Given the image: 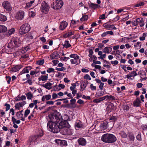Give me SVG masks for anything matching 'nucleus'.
Here are the masks:
<instances>
[{
    "label": "nucleus",
    "instance_id": "5701e85b",
    "mask_svg": "<svg viewBox=\"0 0 147 147\" xmlns=\"http://www.w3.org/2000/svg\"><path fill=\"white\" fill-rule=\"evenodd\" d=\"M48 78V74L47 75H41L40 77L38 78V80L39 81H43L47 80Z\"/></svg>",
    "mask_w": 147,
    "mask_h": 147
},
{
    "label": "nucleus",
    "instance_id": "3c124183",
    "mask_svg": "<svg viewBox=\"0 0 147 147\" xmlns=\"http://www.w3.org/2000/svg\"><path fill=\"white\" fill-rule=\"evenodd\" d=\"M4 106L6 107L5 111H7L9 109L10 107V105L9 104L6 103L5 104Z\"/></svg>",
    "mask_w": 147,
    "mask_h": 147
},
{
    "label": "nucleus",
    "instance_id": "393cba45",
    "mask_svg": "<svg viewBox=\"0 0 147 147\" xmlns=\"http://www.w3.org/2000/svg\"><path fill=\"white\" fill-rule=\"evenodd\" d=\"M7 28L3 25H0V33L5 32L7 31Z\"/></svg>",
    "mask_w": 147,
    "mask_h": 147
},
{
    "label": "nucleus",
    "instance_id": "8fccbe9b",
    "mask_svg": "<svg viewBox=\"0 0 147 147\" xmlns=\"http://www.w3.org/2000/svg\"><path fill=\"white\" fill-rule=\"evenodd\" d=\"M30 16V17L33 18L35 16V13L34 11H30L29 12Z\"/></svg>",
    "mask_w": 147,
    "mask_h": 147
},
{
    "label": "nucleus",
    "instance_id": "7c9ffc66",
    "mask_svg": "<svg viewBox=\"0 0 147 147\" xmlns=\"http://www.w3.org/2000/svg\"><path fill=\"white\" fill-rule=\"evenodd\" d=\"M33 38V37L31 34H28L26 35V38L28 41H30Z\"/></svg>",
    "mask_w": 147,
    "mask_h": 147
},
{
    "label": "nucleus",
    "instance_id": "c9c22d12",
    "mask_svg": "<svg viewBox=\"0 0 147 147\" xmlns=\"http://www.w3.org/2000/svg\"><path fill=\"white\" fill-rule=\"evenodd\" d=\"M138 74L140 75V77L141 78H142L143 77H144L146 76V73L143 71H140L138 72Z\"/></svg>",
    "mask_w": 147,
    "mask_h": 147
},
{
    "label": "nucleus",
    "instance_id": "72a5a7b5",
    "mask_svg": "<svg viewBox=\"0 0 147 147\" xmlns=\"http://www.w3.org/2000/svg\"><path fill=\"white\" fill-rule=\"evenodd\" d=\"M104 94V92L100 91L98 92H96L95 95V96L97 98H99L100 96H102Z\"/></svg>",
    "mask_w": 147,
    "mask_h": 147
},
{
    "label": "nucleus",
    "instance_id": "2eb2a0df",
    "mask_svg": "<svg viewBox=\"0 0 147 147\" xmlns=\"http://www.w3.org/2000/svg\"><path fill=\"white\" fill-rule=\"evenodd\" d=\"M108 127V123L104 122L101 124L100 126V128L101 131L104 130Z\"/></svg>",
    "mask_w": 147,
    "mask_h": 147
},
{
    "label": "nucleus",
    "instance_id": "4468645a",
    "mask_svg": "<svg viewBox=\"0 0 147 147\" xmlns=\"http://www.w3.org/2000/svg\"><path fill=\"white\" fill-rule=\"evenodd\" d=\"M58 127L59 129V132L60 131V129H62L63 128L66 127V122L64 121H61L58 123Z\"/></svg>",
    "mask_w": 147,
    "mask_h": 147
},
{
    "label": "nucleus",
    "instance_id": "338daca9",
    "mask_svg": "<svg viewBox=\"0 0 147 147\" xmlns=\"http://www.w3.org/2000/svg\"><path fill=\"white\" fill-rule=\"evenodd\" d=\"M54 102L52 100H50L46 102V104L49 105H53L54 104Z\"/></svg>",
    "mask_w": 147,
    "mask_h": 147
},
{
    "label": "nucleus",
    "instance_id": "37998d69",
    "mask_svg": "<svg viewBox=\"0 0 147 147\" xmlns=\"http://www.w3.org/2000/svg\"><path fill=\"white\" fill-rule=\"evenodd\" d=\"M15 29L14 28H11L9 30L8 32V34L10 35L14 33L15 31Z\"/></svg>",
    "mask_w": 147,
    "mask_h": 147
},
{
    "label": "nucleus",
    "instance_id": "4be33fe9",
    "mask_svg": "<svg viewBox=\"0 0 147 147\" xmlns=\"http://www.w3.org/2000/svg\"><path fill=\"white\" fill-rule=\"evenodd\" d=\"M109 34L111 35H113L114 33L112 31H107L106 32H104L101 35V36L102 37H106L108 34Z\"/></svg>",
    "mask_w": 147,
    "mask_h": 147
},
{
    "label": "nucleus",
    "instance_id": "ddd939ff",
    "mask_svg": "<svg viewBox=\"0 0 147 147\" xmlns=\"http://www.w3.org/2000/svg\"><path fill=\"white\" fill-rule=\"evenodd\" d=\"M68 24L65 21H63L61 22L60 25L59 27V29L61 30H63L67 26Z\"/></svg>",
    "mask_w": 147,
    "mask_h": 147
},
{
    "label": "nucleus",
    "instance_id": "e433bc0d",
    "mask_svg": "<svg viewBox=\"0 0 147 147\" xmlns=\"http://www.w3.org/2000/svg\"><path fill=\"white\" fill-rule=\"evenodd\" d=\"M12 120L13 123L19 124L20 123V120H17L13 117H12Z\"/></svg>",
    "mask_w": 147,
    "mask_h": 147
},
{
    "label": "nucleus",
    "instance_id": "680f3d73",
    "mask_svg": "<svg viewBox=\"0 0 147 147\" xmlns=\"http://www.w3.org/2000/svg\"><path fill=\"white\" fill-rule=\"evenodd\" d=\"M71 85L73 86L70 87V88L71 90L72 91L75 90L74 89L76 87V85L74 84H73Z\"/></svg>",
    "mask_w": 147,
    "mask_h": 147
},
{
    "label": "nucleus",
    "instance_id": "4c0bfd02",
    "mask_svg": "<svg viewBox=\"0 0 147 147\" xmlns=\"http://www.w3.org/2000/svg\"><path fill=\"white\" fill-rule=\"evenodd\" d=\"M73 33L72 32H68L64 34L63 36L64 37L67 38L73 35Z\"/></svg>",
    "mask_w": 147,
    "mask_h": 147
},
{
    "label": "nucleus",
    "instance_id": "49530a36",
    "mask_svg": "<svg viewBox=\"0 0 147 147\" xmlns=\"http://www.w3.org/2000/svg\"><path fill=\"white\" fill-rule=\"evenodd\" d=\"M35 74V77H37V76H39L40 73V70H36V69H35L34 70Z\"/></svg>",
    "mask_w": 147,
    "mask_h": 147
},
{
    "label": "nucleus",
    "instance_id": "9d476101",
    "mask_svg": "<svg viewBox=\"0 0 147 147\" xmlns=\"http://www.w3.org/2000/svg\"><path fill=\"white\" fill-rule=\"evenodd\" d=\"M24 11L20 10L16 13L15 17L17 19L22 20L24 18Z\"/></svg>",
    "mask_w": 147,
    "mask_h": 147
},
{
    "label": "nucleus",
    "instance_id": "9b49d317",
    "mask_svg": "<svg viewBox=\"0 0 147 147\" xmlns=\"http://www.w3.org/2000/svg\"><path fill=\"white\" fill-rule=\"evenodd\" d=\"M78 144L82 146L86 145L87 142L86 140L83 138H81L78 139Z\"/></svg>",
    "mask_w": 147,
    "mask_h": 147
},
{
    "label": "nucleus",
    "instance_id": "f8f14e48",
    "mask_svg": "<svg viewBox=\"0 0 147 147\" xmlns=\"http://www.w3.org/2000/svg\"><path fill=\"white\" fill-rule=\"evenodd\" d=\"M137 75V74L136 71H132L131 73L127 75L126 76V77L129 79L132 80L131 78V77H133V78L134 77Z\"/></svg>",
    "mask_w": 147,
    "mask_h": 147
},
{
    "label": "nucleus",
    "instance_id": "09e8293b",
    "mask_svg": "<svg viewBox=\"0 0 147 147\" xmlns=\"http://www.w3.org/2000/svg\"><path fill=\"white\" fill-rule=\"evenodd\" d=\"M116 100V98L115 97L113 96L112 95L109 96V100L111 101L115 100Z\"/></svg>",
    "mask_w": 147,
    "mask_h": 147
},
{
    "label": "nucleus",
    "instance_id": "aec40b11",
    "mask_svg": "<svg viewBox=\"0 0 147 147\" xmlns=\"http://www.w3.org/2000/svg\"><path fill=\"white\" fill-rule=\"evenodd\" d=\"M141 102L140 99L138 98H137L136 100L134 101L133 104L135 106L139 107L140 105Z\"/></svg>",
    "mask_w": 147,
    "mask_h": 147
},
{
    "label": "nucleus",
    "instance_id": "6ab92c4d",
    "mask_svg": "<svg viewBox=\"0 0 147 147\" xmlns=\"http://www.w3.org/2000/svg\"><path fill=\"white\" fill-rule=\"evenodd\" d=\"M137 21L140 27H142L144 25V20L143 18H137Z\"/></svg>",
    "mask_w": 147,
    "mask_h": 147
},
{
    "label": "nucleus",
    "instance_id": "a19ab883",
    "mask_svg": "<svg viewBox=\"0 0 147 147\" xmlns=\"http://www.w3.org/2000/svg\"><path fill=\"white\" fill-rule=\"evenodd\" d=\"M67 134L69 135H71L73 134V130L69 129H67L66 130Z\"/></svg>",
    "mask_w": 147,
    "mask_h": 147
},
{
    "label": "nucleus",
    "instance_id": "58836bf2",
    "mask_svg": "<svg viewBox=\"0 0 147 147\" xmlns=\"http://www.w3.org/2000/svg\"><path fill=\"white\" fill-rule=\"evenodd\" d=\"M88 16L87 15H83L82 17L80 19V20L82 21H84L88 20Z\"/></svg>",
    "mask_w": 147,
    "mask_h": 147
},
{
    "label": "nucleus",
    "instance_id": "b1692460",
    "mask_svg": "<svg viewBox=\"0 0 147 147\" xmlns=\"http://www.w3.org/2000/svg\"><path fill=\"white\" fill-rule=\"evenodd\" d=\"M23 67V66L22 65H18L16 66L13 67L12 69L13 71L14 72H16L19 71L20 69L22 68Z\"/></svg>",
    "mask_w": 147,
    "mask_h": 147
},
{
    "label": "nucleus",
    "instance_id": "052dcab7",
    "mask_svg": "<svg viewBox=\"0 0 147 147\" xmlns=\"http://www.w3.org/2000/svg\"><path fill=\"white\" fill-rule=\"evenodd\" d=\"M5 78L8 84H9L11 80V78L9 76H6Z\"/></svg>",
    "mask_w": 147,
    "mask_h": 147
},
{
    "label": "nucleus",
    "instance_id": "774afa93",
    "mask_svg": "<svg viewBox=\"0 0 147 147\" xmlns=\"http://www.w3.org/2000/svg\"><path fill=\"white\" fill-rule=\"evenodd\" d=\"M105 18V14H103L101 15L99 18L100 19L103 20Z\"/></svg>",
    "mask_w": 147,
    "mask_h": 147
},
{
    "label": "nucleus",
    "instance_id": "7ed1b4c3",
    "mask_svg": "<svg viewBox=\"0 0 147 147\" xmlns=\"http://www.w3.org/2000/svg\"><path fill=\"white\" fill-rule=\"evenodd\" d=\"M43 135L42 131L41 130L40 131V134H39L31 136L29 140V141L31 143L30 144H33V143H34V144H37L39 141H40V138Z\"/></svg>",
    "mask_w": 147,
    "mask_h": 147
},
{
    "label": "nucleus",
    "instance_id": "bf43d9fd",
    "mask_svg": "<svg viewBox=\"0 0 147 147\" xmlns=\"http://www.w3.org/2000/svg\"><path fill=\"white\" fill-rule=\"evenodd\" d=\"M106 64L107 65L104 64L103 65L104 67H107L108 68H110V65H111L110 63L109 62H108L106 61Z\"/></svg>",
    "mask_w": 147,
    "mask_h": 147
},
{
    "label": "nucleus",
    "instance_id": "5fc2aeb1",
    "mask_svg": "<svg viewBox=\"0 0 147 147\" xmlns=\"http://www.w3.org/2000/svg\"><path fill=\"white\" fill-rule=\"evenodd\" d=\"M90 87L92 90H96V86H94L93 84H91L90 85Z\"/></svg>",
    "mask_w": 147,
    "mask_h": 147
},
{
    "label": "nucleus",
    "instance_id": "6e6d98bb",
    "mask_svg": "<svg viewBox=\"0 0 147 147\" xmlns=\"http://www.w3.org/2000/svg\"><path fill=\"white\" fill-rule=\"evenodd\" d=\"M45 98L47 100H50L51 98V96L49 94H47L45 95Z\"/></svg>",
    "mask_w": 147,
    "mask_h": 147
},
{
    "label": "nucleus",
    "instance_id": "bb28decb",
    "mask_svg": "<svg viewBox=\"0 0 147 147\" xmlns=\"http://www.w3.org/2000/svg\"><path fill=\"white\" fill-rule=\"evenodd\" d=\"M112 48L110 47H106L103 49V52L105 53L109 54L112 51Z\"/></svg>",
    "mask_w": 147,
    "mask_h": 147
},
{
    "label": "nucleus",
    "instance_id": "79ce46f5",
    "mask_svg": "<svg viewBox=\"0 0 147 147\" xmlns=\"http://www.w3.org/2000/svg\"><path fill=\"white\" fill-rule=\"evenodd\" d=\"M119 134L123 138H125L127 137L126 134L124 131H121Z\"/></svg>",
    "mask_w": 147,
    "mask_h": 147
},
{
    "label": "nucleus",
    "instance_id": "dca6fc26",
    "mask_svg": "<svg viewBox=\"0 0 147 147\" xmlns=\"http://www.w3.org/2000/svg\"><path fill=\"white\" fill-rule=\"evenodd\" d=\"M26 104V102L24 101L21 102H20L16 104L15 106V108L16 109H19L20 108L22 107Z\"/></svg>",
    "mask_w": 147,
    "mask_h": 147
},
{
    "label": "nucleus",
    "instance_id": "a211bd4d",
    "mask_svg": "<svg viewBox=\"0 0 147 147\" xmlns=\"http://www.w3.org/2000/svg\"><path fill=\"white\" fill-rule=\"evenodd\" d=\"M30 69V68L29 67H28L24 68L22 71L20 72L19 75H22L24 74L28 73L29 70Z\"/></svg>",
    "mask_w": 147,
    "mask_h": 147
},
{
    "label": "nucleus",
    "instance_id": "2f4dec72",
    "mask_svg": "<svg viewBox=\"0 0 147 147\" xmlns=\"http://www.w3.org/2000/svg\"><path fill=\"white\" fill-rule=\"evenodd\" d=\"M26 95L27 97V99L28 100L31 99L33 97V95L30 92L26 93Z\"/></svg>",
    "mask_w": 147,
    "mask_h": 147
},
{
    "label": "nucleus",
    "instance_id": "20e7f679",
    "mask_svg": "<svg viewBox=\"0 0 147 147\" xmlns=\"http://www.w3.org/2000/svg\"><path fill=\"white\" fill-rule=\"evenodd\" d=\"M30 29V25L28 23H26L20 27L19 33L20 34H23L28 33Z\"/></svg>",
    "mask_w": 147,
    "mask_h": 147
},
{
    "label": "nucleus",
    "instance_id": "603ef678",
    "mask_svg": "<svg viewBox=\"0 0 147 147\" xmlns=\"http://www.w3.org/2000/svg\"><path fill=\"white\" fill-rule=\"evenodd\" d=\"M54 70L53 68H49L47 70V72L48 73L53 72H54Z\"/></svg>",
    "mask_w": 147,
    "mask_h": 147
},
{
    "label": "nucleus",
    "instance_id": "473e14b6",
    "mask_svg": "<svg viewBox=\"0 0 147 147\" xmlns=\"http://www.w3.org/2000/svg\"><path fill=\"white\" fill-rule=\"evenodd\" d=\"M7 20L6 17L4 15L0 13V21L5 22Z\"/></svg>",
    "mask_w": 147,
    "mask_h": 147
},
{
    "label": "nucleus",
    "instance_id": "a18cd8bd",
    "mask_svg": "<svg viewBox=\"0 0 147 147\" xmlns=\"http://www.w3.org/2000/svg\"><path fill=\"white\" fill-rule=\"evenodd\" d=\"M30 110L28 109H27L24 112V117H26L30 113Z\"/></svg>",
    "mask_w": 147,
    "mask_h": 147
},
{
    "label": "nucleus",
    "instance_id": "c03bdc74",
    "mask_svg": "<svg viewBox=\"0 0 147 147\" xmlns=\"http://www.w3.org/2000/svg\"><path fill=\"white\" fill-rule=\"evenodd\" d=\"M88 51L89 52V54L88 56L90 58H92V54L93 53V51L92 49H89Z\"/></svg>",
    "mask_w": 147,
    "mask_h": 147
},
{
    "label": "nucleus",
    "instance_id": "f03ea898",
    "mask_svg": "<svg viewBox=\"0 0 147 147\" xmlns=\"http://www.w3.org/2000/svg\"><path fill=\"white\" fill-rule=\"evenodd\" d=\"M101 140L105 143H112L116 141L117 138L113 134L107 133L102 136Z\"/></svg>",
    "mask_w": 147,
    "mask_h": 147
},
{
    "label": "nucleus",
    "instance_id": "39448f33",
    "mask_svg": "<svg viewBox=\"0 0 147 147\" xmlns=\"http://www.w3.org/2000/svg\"><path fill=\"white\" fill-rule=\"evenodd\" d=\"M63 2L61 0H57L55 3H53L51 5V7L54 9H60L63 5Z\"/></svg>",
    "mask_w": 147,
    "mask_h": 147
},
{
    "label": "nucleus",
    "instance_id": "6e6552de",
    "mask_svg": "<svg viewBox=\"0 0 147 147\" xmlns=\"http://www.w3.org/2000/svg\"><path fill=\"white\" fill-rule=\"evenodd\" d=\"M69 57L72 58L70 60V61L72 64H78V60L79 59L80 57L77 54H72L70 55Z\"/></svg>",
    "mask_w": 147,
    "mask_h": 147
},
{
    "label": "nucleus",
    "instance_id": "0eeeda50",
    "mask_svg": "<svg viewBox=\"0 0 147 147\" xmlns=\"http://www.w3.org/2000/svg\"><path fill=\"white\" fill-rule=\"evenodd\" d=\"M49 7L45 2L43 1L41 4L40 7L41 11L44 13H47L49 11Z\"/></svg>",
    "mask_w": 147,
    "mask_h": 147
},
{
    "label": "nucleus",
    "instance_id": "c85d7f7f",
    "mask_svg": "<svg viewBox=\"0 0 147 147\" xmlns=\"http://www.w3.org/2000/svg\"><path fill=\"white\" fill-rule=\"evenodd\" d=\"M16 115L18 117L23 121L25 120V117L24 115L23 114H20L17 113Z\"/></svg>",
    "mask_w": 147,
    "mask_h": 147
},
{
    "label": "nucleus",
    "instance_id": "f704fd0d",
    "mask_svg": "<svg viewBox=\"0 0 147 147\" xmlns=\"http://www.w3.org/2000/svg\"><path fill=\"white\" fill-rule=\"evenodd\" d=\"M55 142L58 144L61 143H64L65 144H67V142L65 140H60L56 139L55 140Z\"/></svg>",
    "mask_w": 147,
    "mask_h": 147
},
{
    "label": "nucleus",
    "instance_id": "69168bd1",
    "mask_svg": "<svg viewBox=\"0 0 147 147\" xmlns=\"http://www.w3.org/2000/svg\"><path fill=\"white\" fill-rule=\"evenodd\" d=\"M58 97V94L56 93H53L52 95V99H54Z\"/></svg>",
    "mask_w": 147,
    "mask_h": 147
},
{
    "label": "nucleus",
    "instance_id": "1a4fd4ad",
    "mask_svg": "<svg viewBox=\"0 0 147 147\" xmlns=\"http://www.w3.org/2000/svg\"><path fill=\"white\" fill-rule=\"evenodd\" d=\"M2 6L8 11H10L12 10V8L10 3L7 1H4L2 4Z\"/></svg>",
    "mask_w": 147,
    "mask_h": 147
},
{
    "label": "nucleus",
    "instance_id": "ea45409f",
    "mask_svg": "<svg viewBox=\"0 0 147 147\" xmlns=\"http://www.w3.org/2000/svg\"><path fill=\"white\" fill-rule=\"evenodd\" d=\"M144 4L145 3L144 2H140L135 5L134 7H136L143 6Z\"/></svg>",
    "mask_w": 147,
    "mask_h": 147
},
{
    "label": "nucleus",
    "instance_id": "cd10ccee",
    "mask_svg": "<svg viewBox=\"0 0 147 147\" xmlns=\"http://www.w3.org/2000/svg\"><path fill=\"white\" fill-rule=\"evenodd\" d=\"M89 5L90 7L93 9H95L98 7H100V6L98 5V4H94L92 3H90L89 4Z\"/></svg>",
    "mask_w": 147,
    "mask_h": 147
},
{
    "label": "nucleus",
    "instance_id": "0e129e2a",
    "mask_svg": "<svg viewBox=\"0 0 147 147\" xmlns=\"http://www.w3.org/2000/svg\"><path fill=\"white\" fill-rule=\"evenodd\" d=\"M138 24V22L137 21V19H136V20L133 22L132 23V24L133 26L137 25Z\"/></svg>",
    "mask_w": 147,
    "mask_h": 147
},
{
    "label": "nucleus",
    "instance_id": "423d86ee",
    "mask_svg": "<svg viewBox=\"0 0 147 147\" xmlns=\"http://www.w3.org/2000/svg\"><path fill=\"white\" fill-rule=\"evenodd\" d=\"M19 42H18V40L17 38H13L10 41L8 45V47L9 48H13L15 47L19 46Z\"/></svg>",
    "mask_w": 147,
    "mask_h": 147
},
{
    "label": "nucleus",
    "instance_id": "c756f323",
    "mask_svg": "<svg viewBox=\"0 0 147 147\" xmlns=\"http://www.w3.org/2000/svg\"><path fill=\"white\" fill-rule=\"evenodd\" d=\"M63 46L65 48L70 47L71 46V45L69 43L68 41L66 40L64 42V44H63Z\"/></svg>",
    "mask_w": 147,
    "mask_h": 147
},
{
    "label": "nucleus",
    "instance_id": "e2e57ef3",
    "mask_svg": "<svg viewBox=\"0 0 147 147\" xmlns=\"http://www.w3.org/2000/svg\"><path fill=\"white\" fill-rule=\"evenodd\" d=\"M5 114V113L1 110L0 109V117H2Z\"/></svg>",
    "mask_w": 147,
    "mask_h": 147
},
{
    "label": "nucleus",
    "instance_id": "13d9d810",
    "mask_svg": "<svg viewBox=\"0 0 147 147\" xmlns=\"http://www.w3.org/2000/svg\"><path fill=\"white\" fill-rule=\"evenodd\" d=\"M111 63L112 65H117L118 63V61L117 60L111 61Z\"/></svg>",
    "mask_w": 147,
    "mask_h": 147
},
{
    "label": "nucleus",
    "instance_id": "f257e3e1",
    "mask_svg": "<svg viewBox=\"0 0 147 147\" xmlns=\"http://www.w3.org/2000/svg\"><path fill=\"white\" fill-rule=\"evenodd\" d=\"M50 121L47 124V127L49 130L54 133H57L59 132L58 123L60 122L62 118V117L59 113H57L54 115L49 116Z\"/></svg>",
    "mask_w": 147,
    "mask_h": 147
},
{
    "label": "nucleus",
    "instance_id": "864d4df0",
    "mask_svg": "<svg viewBox=\"0 0 147 147\" xmlns=\"http://www.w3.org/2000/svg\"><path fill=\"white\" fill-rule=\"evenodd\" d=\"M56 69L59 71H61L65 70L66 69V68L64 67H61L60 68L56 67Z\"/></svg>",
    "mask_w": 147,
    "mask_h": 147
},
{
    "label": "nucleus",
    "instance_id": "a878e982",
    "mask_svg": "<svg viewBox=\"0 0 147 147\" xmlns=\"http://www.w3.org/2000/svg\"><path fill=\"white\" fill-rule=\"evenodd\" d=\"M75 127H76L79 128H83L84 125H83L82 123L80 121H78L76 122L75 124Z\"/></svg>",
    "mask_w": 147,
    "mask_h": 147
},
{
    "label": "nucleus",
    "instance_id": "f3484780",
    "mask_svg": "<svg viewBox=\"0 0 147 147\" xmlns=\"http://www.w3.org/2000/svg\"><path fill=\"white\" fill-rule=\"evenodd\" d=\"M52 84H53L49 82L46 83L45 84L42 85V86L47 89L50 90L52 88Z\"/></svg>",
    "mask_w": 147,
    "mask_h": 147
},
{
    "label": "nucleus",
    "instance_id": "de8ad7c7",
    "mask_svg": "<svg viewBox=\"0 0 147 147\" xmlns=\"http://www.w3.org/2000/svg\"><path fill=\"white\" fill-rule=\"evenodd\" d=\"M44 63V60L42 59L41 60H39L37 62V64L38 65H42Z\"/></svg>",
    "mask_w": 147,
    "mask_h": 147
},
{
    "label": "nucleus",
    "instance_id": "412c9836",
    "mask_svg": "<svg viewBox=\"0 0 147 147\" xmlns=\"http://www.w3.org/2000/svg\"><path fill=\"white\" fill-rule=\"evenodd\" d=\"M88 81H82L81 82L80 86L82 89V90H84L87 85V83Z\"/></svg>",
    "mask_w": 147,
    "mask_h": 147
},
{
    "label": "nucleus",
    "instance_id": "4d7b16f0",
    "mask_svg": "<svg viewBox=\"0 0 147 147\" xmlns=\"http://www.w3.org/2000/svg\"><path fill=\"white\" fill-rule=\"evenodd\" d=\"M32 5V4H31V3L30 2L28 3H26V5L25 6V9H28Z\"/></svg>",
    "mask_w": 147,
    "mask_h": 147
}]
</instances>
